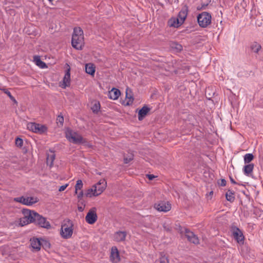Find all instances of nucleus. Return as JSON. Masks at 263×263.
I'll list each match as a JSON object with an SVG mask.
<instances>
[{"label":"nucleus","instance_id":"1","mask_svg":"<svg viewBox=\"0 0 263 263\" xmlns=\"http://www.w3.org/2000/svg\"><path fill=\"white\" fill-rule=\"evenodd\" d=\"M71 44L72 47L77 50H82L84 45L83 31L80 27L73 29Z\"/></svg>","mask_w":263,"mask_h":263},{"label":"nucleus","instance_id":"2","mask_svg":"<svg viewBox=\"0 0 263 263\" xmlns=\"http://www.w3.org/2000/svg\"><path fill=\"white\" fill-rule=\"evenodd\" d=\"M73 223L69 220H65L62 223L61 228V235L62 238L68 239L71 237L73 234Z\"/></svg>","mask_w":263,"mask_h":263},{"label":"nucleus","instance_id":"3","mask_svg":"<svg viewBox=\"0 0 263 263\" xmlns=\"http://www.w3.org/2000/svg\"><path fill=\"white\" fill-rule=\"evenodd\" d=\"M230 231L232 236L239 244H243L245 236L242 231L235 224H232L230 227Z\"/></svg>","mask_w":263,"mask_h":263},{"label":"nucleus","instance_id":"4","mask_svg":"<svg viewBox=\"0 0 263 263\" xmlns=\"http://www.w3.org/2000/svg\"><path fill=\"white\" fill-rule=\"evenodd\" d=\"M66 138L70 142L74 144L85 143L86 141L80 135L77 133L73 132L71 129H69L66 133Z\"/></svg>","mask_w":263,"mask_h":263},{"label":"nucleus","instance_id":"5","mask_svg":"<svg viewBox=\"0 0 263 263\" xmlns=\"http://www.w3.org/2000/svg\"><path fill=\"white\" fill-rule=\"evenodd\" d=\"M197 18L199 25L202 28H206L211 23V15L207 12L199 14Z\"/></svg>","mask_w":263,"mask_h":263},{"label":"nucleus","instance_id":"6","mask_svg":"<svg viewBox=\"0 0 263 263\" xmlns=\"http://www.w3.org/2000/svg\"><path fill=\"white\" fill-rule=\"evenodd\" d=\"M177 229L181 234H185L188 240L194 244L199 243V239L197 236L194 233L190 231L188 229L179 226Z\"/></svg>","mask_w":263,"mask_h":263},{"label":"nucleus","instance_id":"7","mask_svg":"<svg viewBox=\"0 0 263 263\" xmlns=\"http://www.w3.org/2000/svg\"><path fill=\"white\" fill-rule=\"evenodd\" d=\"M27 127L29 130L39 134H44L48 129L46 125L33 122L28 123Z\"/></svg>","mask_w":263,"mask_h":263},{"label":"nucleus","instance_id":"8","mask_svg":"<svg viewBox=\"0 0 263 263\" xmlns=\"http://www.w3.org/2000/svg\"><path fill=\"white\" fill-rule=\"evenodd\" d=\"M23 213L24 214V217L30 223L35 222L36 218L38 214V213L28 209H23Z\"/></svg>","mask_w":263,"mask_h":263},{"label":"nucleus","instance_id":"9","mask_svg":"<svg viewBox=\"0 0 263 263\" xmlns=\"http://www.w3.org/2000/svg\"><path fill=\"white\" fill-rule=\"evenodd\" d=\"M97 218L98 216L95 210L92 209L87 213L85 217V220L88 224H92L96 222Z\"/></svg>","mask_w":263,"mask_h":263},{"label":"nucleus","instance_id":"10","mask_svg":"<svg viewBox=\"0 0 263 263\" xmlns=\"http://www.w3.org/2000/svg\"><path fill=\"white\" fill-rule=\"evenodd\" d=\"M39 226L42 228H46L47 229L50 228L51 225L49 221H48L46 218L39 215H37L35 222Z\"/></svg>","mask_w":263,"mask_h":263},{"label":"nucleus","instance_id":"11","mask_svg":"<svg viewBox=\"0 0 263 263\" xmlns=\"http://www.w3.org/2000/svg\"><path fill=\"white\" fill-rule=\"evenodd\" d=\"M107 183L105 179L100 180L96 184L93 186L96 190V195H100L105 189Z\"/></svg>","mask_w":263,"mask_h":263},{"label":"nucleus","instance_id":"12","mask_svg":"<svg viewBox=\"0 0 263 263\" xmlns=\"http://www.w3.org/2000/svg\"><path fill=\"white\" fill-rule=\"evenodd\" d=\"M154 208L158 211L166 212L171 209V204L169 202H161L156 203Z\"/></svg>","mask_w":263,"mask_h":263},{"label":"nucleus","instance_id":"13","mask_svg":"<svg viewBox=\"0 0 263 263\" xmlns=\"http://www.w3.org/2000/svg\"><path fill=\"white\" fill-rule=\"evenodd\" d=\"M42 238H33L30 239L31 246L33 249L35 251H39L41 249V246H44L42 242Z\"/></svg>","mask_w":263,"mask_h":263},{"label":"nucleus","instance_id":"14","mask_svg":"<svg viewBox=\"0 0 263 263\" xmlns=\"http://www.w3.org/2000/svg\"><path fill=\"white\" fill-rule=\"evenodd\" d=\"M110 258L113 262H118L120 261V258L119 256V253L117 247H112L110 252Z\"/></svg>","mask_w":263,"mask_h":263},{"label":"nucleus","instance_id":"15","mask_svg":"<svg viewBox=\"0 0 263 263\" xmlns=\"http://www.w3.org/2000/svg\"><path fill=\"white\" fill-rule=\"evenodd\" d=\"M189 11L188 7L185 5H184L182 7L181 10L180 11V12L178 13L177 18H179V20L181 21V23L184 22L185 18H186V16L187 15Z\"/></svg>","mask_w":263,"mask_h":263},{"label":"nucleus","instance_id":"16","mask_svg":"<svg viewBox=\"0 0 263 263\" xmlns=\"http://www.w3.org/2000/svg\"><path fill=\"white\" fill-rule=\"evenodd\" d=\"M70 84V69H68L66 71L65 76L64 77L63 82L61 86L63 88H65L66 87H68Z\"/></svg>","mask_w":263,"mask_h":263},{"label":"nucleus","instance_id":"17","mask_svg":"<svg viewBox=\"0 0 263 263\" xmlns=\"http://www.w3.org/2000/svg\"><path fill=\"white\" fill-rule=\"evenodd\" d=\"M120 94V91L118 89L112 88L108 92V97L112 100H116L118 99Z\"/></svg>","mask_w":263,"mask_h":263},{"label":"nucleus","instance_id":"18","mask_svg":"<svg viewBox=\"0 0 263 263\" xmlns=\"http://www.w3.org/2000/svg\"><path fill=\"white\" fill-rule=\"evenodd\" d=\"M126 236V233L124 231H118L115 233L114 239V240L120 242L124 241Z\"/></svg>","mask_w":263,"mask_h":263},{"label":"nucleus","instance_id":"19","mask_svg":"<svg viewBox=\"0 0 263 263\" xmlns=\"http://www.w3.org/2000/svg\"><path fill=\"white\" fill-rule=\"evenodd\" d=\"M183 23H181V21L178 18H171L168 21V25L170 27H174L175 28H178L181 26Z\"/></svg>","mask_w":263,"mask_h":263},{"label":"nucleus","instance_id":"20","mask_svg":"<svg viewBox=\"0 0 263 263\" xmlns=\"http://www.w3.org/2000/svg\"><path fill=\"white\" fill-rule=\"evenodd\" d=\"M33 62L35 64L41 68H45L47 67L46 63L43 62L40 58V56L35 55L33 57Z\"/></svg>","mask_w":263,"mask_h":263},{"label":"nucleus","instance_id":"21","mask_svg":"<svg viewBox=\"0 0 263 263\" xmlns=\"http://www.w3.org/2000/svg\"><path fill=\"white\" fill-rule=\"evenodd\" d=\"M148 113V106L145 105L138 112V119L141 121Z\"/></svg>","mask_w":263,"mask_h":263},{"label":"nucleus","instance_id":"22","mask_svg":"<svg viewBox=\"0 0 263 263\" xmlns=\"http://www.w3.org/2000/svg\"><path fill=\"white\" fill-rule=\"evenodd\" d=\"M254 165L253 163H249L244 166L243 171L244 174L248 176H249L251 173L253 172Z\"/></svg>","mask_w":263,"mask_h":263},{"label":"nucleus","instance_id":"23","mask_svg":"<svg viewBox=\"0 0 263 263\" xmlns=\"http://www.w3.org/2000/svg\"><path fill=\"white\" fill-rule=\"evenodd\" d=\"M85 71L87 73L93 76L95 72V67L92 64H86L85 65Z\"/></svg>","mask_w":263,"mask_h":263},{"label":"nucleus","instance_id":"24","mask_svg":"<svg viewBox=\"0 0 263 263\" xmlns=\"http://www.w3.org/2000/svg\"><path fill=\"white\" fill-rule=\"evenodd\" d=\"M170 47L172 49L175 50L176 52H180L183 49L182 46L176 42H171Z\"/></svg>","mask_w":263,"mask_h":263},{"label":"nucleus","instance_id":"25","mask_svg":"<svg viewBox=\"0 0 263 263\" xmlns=\"http://www.w3.org/2000/svg\"><path fill=\"white\" fill-rule=\"evenodd\" d=\"M14 200L16 202L21 203L23 204L29 205V200H28V197H25L24 196L18 197L15 198L14 199Z\"/></svg>","mask_w":263,"mask_h":263},{"label":"nucleus","instance_id":"26","mask_svg":"<svg viewBox=\"0 0 263 263\" xmlns=\"http://www.w3.org/2000/svg\"><path fill=\"white\" fill-rule=\"evenodd\" d=\"M227 200L230 202H233L235 200L234 192L232 190H229L226 194Z\"/></svg>","mask_w":263,"mask_h":263},{"label":"nucleus","instance_id":"27","mask_svg":"<svg viewBox=\"0 0 263 263\" xmlns=\"http://www.w3.org/2000/svg\"><path fill=\"white\" fill-rule=\"evenodd\" d=\"M250 48L254 52L257 53L261 49V46L257 42H254L251 45Z\"/></svg>","mask_w":263,"mask_h":263},{"label":"nucleus","instance_id":"28","mask_svg":"<svg viewBox=\"0 0 263 263\" xmlns=\"http://www.w3.org/2000/svg\"><path fill=\"white\" fill-rule=\"evenodd\" d=\"M55 159V155L54 154H48L47 156V164L50 167L53 165V161Z\"/></svg>","mask_w":263,"mask_h":263},{"label":"nucleus","instance_id":"29","mask_svg":"<svg viewBox=\"0 0 263 263\" xmlns=\"http://www.w3.org/2000/svg\"><path fill=\"white\" fill-rule=\"evenodd\" d=\"M85 195L86 197H88L98 196V195H96V190L93 187L91 189H88Z\"/></svg>","mask_w":263,"mask_h":263},{"label":"nucleus","instance_id":"30","mask_svg":"<svg viewBox=\"0 0 263 263\" xmlns=\"http://www.w3.org/2000/svg\"><path fill=\"white\" fill-rule=\"evenodd\" d=\"M126 102L125 103L126 105H131L134 101V98L130 95L128 94L127 92V89H126Z\"/></svg>","mask_w":263,"mask_h":263},{"label":"nucleus","instance_id":"31","mask_svg":"<svg viewBox=\"0 0 263 263\" xmlns=\"http://www.w3.org/2000/svg\"><path fill=\"white\" fill-rule=\"evenodd\" d=\"M254 159V156L252 154L248 153L244 156L245 163H249Z\"/></svg>","mask_w":263,"mask_h":263},{"label":"nucleus","instance_id":"32","mask_svg":"<svg viewBox=\"0 0 263 263\" xmlns=\"http://www.w3.org/2000/svg\"><path fill=\"white\" fill-rule=\"evenodd\" d=\"M83 184L82 181L81 180H78L77 181L76 184L75 185V193L76 194H78V191L79 190H81L83 187Z\"/></svg>","mask_w":263,"mask_h":263},{"label":"nucleus","instance_id":"33","mask_svg":"<svg viewBox=\"0 0 263 263\" xmlns=\"http://www.w3.org/2000/svg\"><path fill=\"white\" fill-rule=\"evenodd\" d=\"M134 158V155L132 153H129L127 156H124V162L126 164L129 163Z\"/></svg>","mask_w":263,"mask_h":263},{"label":"nucleus","instance_id":"34","mask_svg":"<svg viewBox=\"0 0 263 263\" xmlns=\"http://www.w3.org/2000/svg\"><path fill=\"white\" fill-rule=\"evenodd\" d=\"M28 200L29 205H32V204L37 202L39 201L37 198L34 197H28Z\"/></svg>","mask_w":263,"mask_h":263},{"label":"nucleus","instance_id":"35","mask_svg":"<svg viewBox=\"0 0 263 263\" xmlns=\"http://www.w3.org/2000/svg\"><path fill=\"white\" fill-rule=\"evenodd\" d=\"M100 109V105L99 102L96 103L91 107V109L93 112H97Z\"/></svg>","mask_w":263,"mask_h":263},{"label":"nucleus","instance_id":"36","mask_svg":"<svg viewBox=\"0 0 263 263\" xmlns=\"http://www.w3.org/2000/svg\"><path fill=\"white\" fill-rule=\"evenodd\" d=\"M30 222L28 221V220L25 218L24 217L23 218H20V224L21 226H24L26 224H28V223H30Z\"/></svg>","mask_w":263,"mask_h":263},{"label":"nucleus","instance_id":"37","mask_svg":"<svg viewBox=\"0 0 263 263\" xmlns=\"http://www.w3.org/2000/svg\"><path fill=\"white\" fill-rule=\"evenodd\" d=\"M15 144L17 147H21L23 144V140L20 138H16L15 139Z\"/></svg>","mask_w":263,"mask_h":263},{"label":"nucleus","instance_id":"38","mask_svg":"<svg viewBox=\"0 0 263 263\" xmlns=\"http://www.w3.org/2000/svg\"><path fill=\"white\" fill-rule=\"evenodd\" d=\"M183 116H184V117H185H185H186V118H184V117H181V119H182L183 120H185V121H186V120H188L189 121H190V119H191L192 118V117H193V116H192V115H190V114H186V113H184V114H183Z\"/></svg>","mask_w":263,"mask_h":263},{"label":"nucleus","instance_id":"39","mask_svg":"<svg viewBox=\"0 0 263 263\" xmlns=\"http://www.w3.org/2000/svg\"><path fill=\"white\" fill-rule=\"evenodd\" d=\"M3 92L6 94L10 99H14V97L12 96L11 92L7 89H3Z\"/></svg>","mask_w":263,"mask_h":263},{"label":"nucleus","instance_id":"40","mask_svg":"<svg viewBox=\"0 0 263 263\" xmlns=\"http://www.w3.org/2000/svg\"><path fill=\"white\" fill-rule=\"evenodd\" d=\"M160 263H169V261L166 257L161 256L160 258Z\"/></svg>","mask_w":263,"mask_h":263},{"label":"nucleus","instance_id":"41","mask_svg":"<svg viewBox=\"0 0 263 263\" xmlns=\"http://www.w3.org/2000/svg\"><path fill=\"white\" fill-rule=\"evenodd\" d=\"M220 181L221 182L220 183H218L221 186H224L226 185V184H227V181L226 180L224 179H221L220 180Z\"/></svg>","mask_w":263,"mask_h":263},{"label":"nucleus","instance_id":"42","mask_svg":"<svg viewBox=\"0 0 263 263\" xmlns=\"http://www.w3.org/2000/svg\"><path fill=\"white\" fill-rule=\"evenodd\" d=\"M42 242H43L44 246L45 245L46 247L50 248V245L49 242L44 240L43 239H42Z\"/></svg>","mask_w":263,"mask_h":263},{"label":"nucleus","instance_id":"43","mask_svg":"<svg viewBox=\"0 0 263 263\" xmlns=\"http://www.w3.org/2000/svg\"><path fill=\"white\" fill-rule=\"evenodd\" d=\"M208 5V4H202L201 6L200 7H197V10H200L201 9H205Z\"/></svg>","mask_w":263,"mask_h":263},{"label":"nucleus","instance_id":"44","mask_svg":"<svg viewBox=\"0 0 263 263\" xmlns=\"http://www.w3.org/2000/svg\"><path fill=\"white\" fill-rule=\"evenodd\" d=\"M67 186H68V184H66L65 185L61 186L59 189V191L60 192L64 191L66 189V188L67 187Z\"/></svg>","mask_w":263,"mask_h":263},{"label":"nucleus","instance_id":"45","mask_svg":"<svg viewBox=\"0 0 263 263\" xmlns=\"http://www.w3.org/2000/svg\"><path fill=\"white\" fill-rule=\"evenodd\" d=\"M57 120L59 121V122H60L61 123H63V122H64V118L63 117V116H59L58 117V119Z\"/></svg>","mask_w":263,"mask_h":263},{"label":"nucleus","instance_id":"46","mask_svg":"<svg viewBox=\"0 0 263 263\" xmlns=\"http://www.w3.org/2000/svg\"><path fill=\"white\" fill-rule=\"evenodd\" d=\"M163 227L165 231H166L167 232H170L171 231V228L169 226H165V224H164Z\"/></svg>","mask_w":263,"mask_h":263},{"label":"nucleus","instance_id":"47","mask_svg":"<svg viewBox=\"0 0 263 263\" xmlns=\"http://www.w3.org/2000/svg\"><path fill=\"white\" fill-rule=\"evenodd\" d=\"M83 192L82 191H81L78 194V198L80 199H81L83 197Z\"/></svg>","mask_w":263,"mask_h":263},{"label":"nucleus","instance_id":"48","mask_svg":"<svg viewBox=\"0 0 263 263\" xmlns=\"http://www.w3.org/2000/svg\"><path fill=\"white\" fill-rule=\"evenodd\" d=\"M157 176H155L152 174H149V181L152 180L153 179L157 178Z\"/></svg>","mask_w":263,"mask_h":263},{"label":"nucleus","instance_id":"49","mask_svg":"<svg viewBox=\"0 0 263 263\" xmlns=\"http://www.w3.org/2000/svg\"><path fill=\"white\" fill-rule=\"evenodd\" d=\"M230 180L231 182L233 184H238L234 180V179L231 177V176H230Z\"/></svg>","mask_w":263,"mask_h":263},{"label":"nucleus","instance_id":"50","mask_svg":"<svg viewBox=\"0 0 263 263\" xmlns=\"http://www.w3.org/2000/svg\"><path fill=\"white\" fill-rule=\"evenodd\" d=\"M156 97H157V95L155 93L152 94L151 96V98L152 99H154V98H156Z\"/></svg>","mask_w":263,"mask_h":263},{"label":"nucleus","instance_id":"51","mask_svg":"<svg viewBox=\"0 0 263 263\" xmlns=\"http://www.w3.org/2000/svg\"><path fill=\"white\" fill-rule=\"evenodd\" d=\"M78 210L80 211V212H82L83 210H84V208L82 207V206H79L78 207Z\"/></svg>","mask_w":263,"mask_h":263},{"label":"nucleus","instance_id":"52","mask_svg":"<svg viewBox=\"0 0 263 263\" xmlns=\"http://www.w3.org/2000/svg\"><path fill=\"white\" fill-rule=\"evenodd\" d=\"M12 101H13L15 103H17V101H16V100L15 99V98H14V99H11Z\"/></svg>","mask_w":263,"mask_h":263},{"label":"nucleus","instance_id":"53","mask_svg":"<svg viewBox=\"0 0 263 263\" xmlns=\"http://www.w3.org/2000/svg\"><path fill=\"white\" fill-rule=\"evenodd\" d=\"M145 177L148 178V174H146Z\"/></svg>","mask_w":263,"mask_h":263},{"label":"nucleus","instance_id":"54","mask_svg":"<svg viewBox=\"0 0 263 263\" xmlns=\"http://www.w3.org/2000/svg\"><path fill=\"white\" fill-rule=\"evenodd\" d=\"M48 1L49 2H52L53 0H48Z\"/></svg>","mask_w":263,"mask_h":263},{"label":"nucleus","instance_id":"55","mask_svg":"<svg viewBox=\"0 0 263 263\" xmlns=\"http://www.w3.org/2000/svg\"><path fill=\"white\" fill-rule=\"evenodd\" d=\"M213 191H211V192H210V194H213Z\"/></svg>","mask_w":263,"mask_h":263},{"label":"nucleus","instance_id":"56","mask_svg":"<svg viewBox=\"0 0 263 263\" xmlns=\"http://www.w3.org/2000/svg\"><path fill=\"white\" fill-rule=\"evenodd\" d=\"M150 110H151V109H150V108L149 107V109H148L149 112L150 111Z\"/></svg>","mask_w":263,"mask_h":263}]
</instances>
